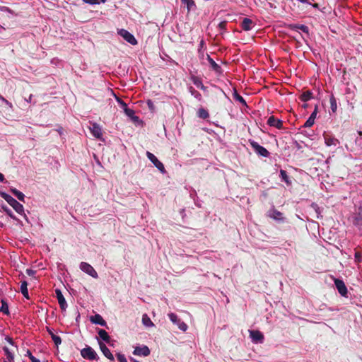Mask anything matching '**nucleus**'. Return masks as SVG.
<instances>
[{"label": "nucleus", "mask_w": 362, "mask_h": 362, "mask_svg": "<svg viewBox=\"0 0 362 362\" xmlns=\"http://www.w3.org/2000/svg\"><path fill=\"white\" fill-rule=\"evenodd\" d=\"M248 143L252 148L255 153L258 156L264 158L269 156V152L264 146L259 145L257 142L255 141L254 140L249 139Z\"/></svg>", "instance_id": "obj_1"}, {"label": "nucleus", "mask_w": 362, "mask_h": 362, "mask_svg": "<svg viewBox=\"0 0 362 362\" xmlns=\"http://www.w3.org/2000/svg\"><path fill=\"white\" fill-rule=\"evenodd\" d=\"M168 316L169 317L170 321L173 324L176 325L180 330L183 332L187 331L188 329L187 325L182 321L176 314L170 313L168 314Z\"/></svg>", "instance_id": "obj_2"}, {"label": "nucleus", "mask_w": 362, "mask_h": 362, "mask_svg": "<svg viewBox=\"0 0 362 362\" xmlns=\"http://www.w3.org/2000/svg\"><path fill=\"white\" fill-rule=\"evenodd\" d=\"M146 156L153 163L155 167H156L160 170V173H165L164 165L156 158L154 154L147 151Z\"/></svg>", "instance_id": "obj_3"}, {"label": "nucleus", "mask_w": 362, "mask_h": 362, "mask_svg": "<svg viewBox=\"0 0 362 362\" xmlns=\"http://www.w3.org/2000/svg\"><path fill=\"white\" fill-rule=\"evenodd\" d=\"M81 355L83 358L95 360L98 358L96 352L90 347L86 346L81 351Z\"/></svg>", "instance_id": "obj_4"}, {"label": "nucleus", "mask_w": 362, "mask_h": 362, "mask_svg": "<svg viewBox=\"0 0 362 362\" xmlns=\"http://www.w3.org/2000/svg\"><path fill=\"white\" fill-rule=\"evenodd\" d=\"M80 269L90 276L97 279L98 277V273L94 268L88 263L82 262L80 264Z\"/></svg>", "instance_id": "obj_5"}, {"label": "nucleus", "mask_w": 362, "mask_h": 362, "mask_svg": "<svg viewBox=\"0 0 362 362\" xmlns=\"http://www.w3.org/2000/svg\"><path fill=\"white\" fill-rule=\"evenodd\" d=\"M119 34L129 44L132 45H137L138 42L134 36L131 34L129 31L124 29H121L119 31Z\"/></svg>", "instance_id": "obj_6"}, {"label": "nucleus", "mask_w": 362, "mask_h": 362, "mask_svg": "<svg viewBox=\"0 0 362 362\" xmlns=\"http://www.w3.org/2000/svg\"><path fill=\"white\" fill-rule=\"evenodd\" d=\"M334 282L339 293L344 297L347 296V288L344 282L339 279L334 278Z\"/></svg>", "instance_id": "obj_7"}, {"label": "nucleus", "mask_w": 362, "mask_h": 362, "mask_svg": "<svg viewBox=\"0 0 362 362\" xmlns=\"http://www.w3.org/2000/svg\"><path fill=\"white\" fill-rule=\"evenodd\" d=\"M267 123L270 127H276L278 129H284L283 122L281 119L276 118L273 115L268 118Z\"/></svg>", "instance_id": "obj_8"}, {"label": "nucleus", "mask_w": 362, "mask_h": 362, "mask_svg": "<svg viewBox=\"0 0 362 362\" xmlns=\"http://www.w3.org/2000/svg\"><path fill=\"white\" fill-rule=\"evenodd\" d=\"M90 131L94 137L97 139H100L102 137V129L98 124L91 123V127H90Z\"/></svg>", "instance_id": "obj_9"}, {"label": "nucleus", "mask_w": 362, "mask_h": 362, "mask_svg": "<svg viewBox=\"0 0 362 362\" xmlns=\"http://www.w3.org/2000/svg\"><path fill=\"white\" fill-rule=\"evenodd\" d=\"M55 294L56 297L58 300V303L59 304V307L62 310H65L67 308V304L66 302V300L62 293V291L59 289L55 290Z\"/></svg>", "instance_id": "obj_10"}, {"label": "nucleus", "mask_w": 362, "mask_h": 362, "mask_svg": "<svg viewBox=\"0 0 362 362\" xmlns=\"http://www.w3.org/2000/svg\"><path fill=\"white\" fill-rule=\"evenodd\" d=\"M133 354L136 356H148L150 354V349L147 346H143L142 347H135Z\"/></svg>", "instance_id": "obj_11"}, {"label": "nucleus", "mask_w": 362, "mask_h": 362, "mask_svg": "<svg viewBox=\"0 0 362 362\" xmlns=\"http://www.w3.org/2000/svg\"><path fill=\"white\" fill-rule=\"evenodd\" d=\"M250 337L254 342H262L264 339V335L262 333L258 330H252L250 331Z\"/></svg>", "instance_id": "obj_12"}, {"label": "nucleus", "mask_w": 362, "mask_h": 362, "mask_svg": "<svg viewBox=\"0 0 362 362\" xmlns=\"http://www.w3.org/2000/svg\"><path fill=\"white\" fill-rule=\"evenodd\" d=\"M99 346L103 355L110 361H114V356L107 346L102 341H99Z\"/></svg>", "instance_id": "obj_13"}, {"label": "nucleus", "mask_w": 362, "mask_h": 362, "mask_svg": "<svg viewBox=\"0 0 362 362\" xmlns=\"http://www.w3.org/2000/svg\"><path fill=\"white\" fill-rule=\"evenodd\" d=\"M11 206L18 214H24V207L23 206L19 203L17 200L15 199L11 201V202L9 204Z\"/></svg>", "instance_id": "obj_14"}, {"label": "nucleus", "mask_w": 362, "mask_h": 362, "mask_svg": "<svg viewBox=\"0 0 362 362\" xmlns=\"http://www.w3.org/2000/svg\"><path fill=\"white\" fill-rule=\"evenodd\" d=\"M206 59L208 60L211 68L216 73H222L221 67L209 55L207 54Z\"/></svg>", "instance_id": "obj_15"}, {"label": "nucleus", "mask_w": 362, "mask_h": 362, "mask_svg": "<svg viewBox=\"0 0 362 362\" xmlns=\"http://www.w3.org/2000/svg\"><path fill=\"white\" fill-rule=\"evenodd\" d=\"M288 28L292 30H300L303 33L308 34L309 28L308 26L302 24H290L288 25Z\"/></svg>", "instance_id": "obj_16"}, {"label": "nucleus", "mask_w": 362, "mask_h": 362, "mask_svg": "<svg viewBox=\"0 0 362 362\" xmlns=\"http://www.w3.org/2000/svg\"><path fill=\"white\" fill-rule=\"evenodd\" d=\"M90 320L93 323L96 325H100L101 326L107 325L105 320L99 314H96L94 316L91 317Z\"/></svg>", "instance_id": "obj_17"}, {"label": "nucleus", "mask_w": 362, "mask_h": 362, "mask_svg": "<svg viewBox=\"0 0 362 362\" xmlns=\"http://www.w3.org/2000/svg\"><path fill=\"white\" fill-rule=\"evenodd\" d=\"M192 81L193 83L201 90L205 91L207 90V87L204 86L202 79L199 77L197 76H192Z\"/></svg>", "instance_id": "obj_18"}, {"label": "nucleus", "mask_w": 362, "mask_h": 362, "mask_svg": "<svg viewBox=\"0 0 362 362\" xmlns=\"http://www.w3.org/2000/svg\"><path fill=\"white\" fill-rule=\"evenodd\" d=\"M252 24H253V22L251 19L245 18L241 23V27H242L243 30H244L245 31H248L252 29Z\"/></svg>", "instance_id": "obj_19"}, {"label": "nucleus", "mask_w": 362, "mask_h": 362, "mask_svg": "<svg viewBox=\"0 0 362 362\" xmlns=\"http://www.w3.org/2000/svg\"><path fill=\"white\" fill-rule=\"evenodd\" d=\"M324 137H325V144L327 146H337V144H339V141L338 139H337L334 137H332L329 135H325Z\"/></svg>", "instance_id": "obj_20"}, {"label": "nucleus", "mask_w": 362, "mask_h": 362, "mask_svg": "<svg viewBox=\"0 0 362 362\" xmlns=\"http://www.w3.org/2000/svg\"><path fill=\"white\" fill-rule=\"evenodd\" d=\"M98 335L99 337L105 341L106 343H110V337L109 336L108 333L103 329H98Z\"/></svg>", "instance_id": "obj_21"}, {"label": "nucleus", "mask_w": 362, "mask_h": 362, "mask_svg": "<svg viewBox=\"0 0 362 362\" xmlns=\"http://www.w3.org/2000/svg\"><path fill=\"white\" fill-rule=\"evenodd\" d=\"M11 193L17 197V199L23 202H25V195L23 192H20L16 188H11Z\"/></svg>", "instance_id": "obj_22"}, {"label": "nucleus", "mask_w": 362, "mask_h": 362, "mask_svg": "<svg viewBox=\"0 0 362 362\" xmlns=\"http://www.w3.org/2000/svg\"><path fill=\"white\" fill-rule=\"evenodd\" d=\"M124 113L132 119L134 122H137L139 120V117L135 116V112L132 109L127 107L124 110Z\"/></svg>", "instance_id": "obj_23"}, {"label": "nucleus", "mask_w": 362, "mask_h": 362, "mask_svg": "<svg viewBox=\"0 0 362 362\" xmlns=\"http://www.w3.org/2000/svg\"><path fill=\"white\" fill-rule=\"evenodd\" d=\"M21 291L23 296L25 298H27V299L30 298L29 294H28V283H27V281H23L21 282Z\"/></svg>", "instance_id": "obj_24"}, {"label": "nucleus", "mask_w": 362, "mask_h": 362, "mask_svg": "<svg viewBox=\"0 0 362 362\" xmlns=\"http://www.w3.org/2000/svg\"><path fill=\"white\" fill-rule=\"evenodd\" d=\"M269 216L276 220L283 219V214L276 209H274L270 211Z\"/></svg>", "instance_id": "obj_25"}, {"label": "nucleus", "mask_w": 362, "mask_h": 362, "mask_svg": "<svg viewBox=\"0 0 362 362\" xmlns=\"http://www.w3.org/2000/svg\"><path fill=\"white\" fill-rule=\"evenodd\" d=\"M311 98H313V93L310 90L303 92L300 96V99L304 102H307Z\"/></svg>", "instance_id": "obj_26"}, {"label": "nucleus", "mask_w": 362, "mask_h": 362, "mask_svg": "<svg viewBox=\"0 0 362 362\" xmlns=\"http://www.w3.org/2000/svg\"><path fill=\"white\" fill-rule=\"evenodd\" d=\"M142 323L146 327H153L154 324L150 319V317L148 316L147 314H144L142 315Z\"/></svg>", "instance_id": "obj_27"}, {"label": "nucleus", "mask_w": 362, "mask_h": 362, "mask_svg": "<svg viewBox=\"0 0 362 362\" xmlns=\"http://www.w3.org/2000/svg\"><path fill=\"white\" fill-rule=\"evenodd\" d=\"M354 224L358 227H362V213H358L354 218Z\"/></svg>", "instance_id": "obj_28"}, {"label": "nucleus", "mask_w": 362, "mask_h": 362, "mask_svg": "<svg viewBox=\"0 0 362 362\" xmlns=\"http://www.w3.org/2000/svg\"><path fill=\"white\" fill-rule=\"evenodd\" d=\"M197 114L199 118H202L204 119H207L209 117V114L208 111L203 107L199 108L198 110Z\"/></svg>", "instance_id": "obj_29"}, {"label": "nucleus", "mask_w": 362, "mask_h": 362, "mask_svg": "<svg viewBox=\"0 0 362 362\" xmlns=\"http://www.w3.org/2000/svg\"><path fill=\"white\" fill-rule=\"evenodd\" d=\"M0 312H2L4 314L8 315H9V310H8V305L6 300L2 299L1 300V306L0 308Z\"/></svg>", "instance_id": "obj_30"}, {"label": "nucleus", "mask_w": 362, "mask_h": 362, "mask_svg": "<svg viewBox=\"0 0 362 362\" xmlns=\"http://www.w3.org/2000/svg\"><path fill=\"white\" fill-rule=\"evenodd\" d=\"M329 103H330V107H331L332 111L333 112H335L337 110V100L333 95H332L329 98Z\"/></svg>", "instance_id": "obj_31"}, {"label": "nucleus", "mask_w": 362, "mask_h": 362, "mask_svg": "<svg viewBox=\"0 0 362 362\" xmlns=\"http://www.w3.org/2000/svg\"><path fill=\"white\" fill-rule=\"evenodd\" d=\"M3 350L5 352V354L6 356V359L8 362H13L14 356L13 354L10 351L9 349L7 346H4L3 348Z\"/></svg>", "instance_id": "obj_32"}, {"label": "nucleus", "mask_w": 362, "mask_h": 362, "mask_svg": "<svg viewBox=\"0 0 362 362\" xmlns=\"http://www.w3.org/2000/svg\"><path fill=\"white\" fill-rule=\"evenodd\" d=\"M1 208L12 219L17 220L16 216L13 214L12 211L5 204L1 205Z\"/></svg>", "instance_id": "obj_33"}, {"label": "nucleus", "mask_w": 362, "mask_h": 362, "mask_svg": "<svg viewBox=\"0 0 362 362\" xmlns=\"http://www.w3.org/2000/svg\"><path fill=\"white\" fill-rule=\"evenodd\" d=\"M280 177L287 185H291V181L286 170H280Z\"/></svg>", "instance_id": "obj_34"}, {"label": "nucleus", "mask_w": 362, "mask_h": 362, "mask_svg": "<svg viewBox=\"0 0 362 362\" xmlns=\"http://www.w3.org/2000/svg\"><path fill=\"white\" fill-rule=\"evenodd\" d=\"M233 98L235 100H236L237 101L240 102L243 105H247L245 100L243 98V96L239 95L236 91L233 94Z\"/></svg>", "instance_id": "obj_35"}, {"label": "nucleus", "mask_w": 362, "mask_h": 362, "mask_svg": "<svg viewBox=\"0 0 362 362\" xmlns=\"http://www.w3.org/2000/svg\"><path fill=\"white\" fill-rule=\"evenodd\" d=\"M0 196L2 198H4L8 202V204L11 202V201L14 199V198H13L11 195L6 194V192H0Z\"/></svg>", "instance_id": "obj_36"}, {"label": "nucleus", "mask_w": 362, "mask_h": 362, "mask_svg": "<svg viewBox=\"0 0 362 362\" xmlns=\"http://www.w3.org/2000/svg\"><path fill=\"white\" fill-rule=\"evenodd\" d=\"M0 196L2 198H4L8 202V204L11 202V201L14 199V198H13L11 195L6 194V192H0Z\"/></svg>", "instance_id": "obj_37"}, {"label": "nucleus", "mask_w": 362, "mask_h": 362, "mask_svg": "<svg viewBox=\"0 0 362 362\" xmlns=\"http://www.w3.org/2000/svg\"><path fill=\"white\" fill-rule=\"evenodd\" d=\"M0 196L2 198H4L8 202V204L11 202V201L14 199V198H13L11 195L6 194V192H0Z\"/></svg>", "instance_id": "obj_38"}, {"label": "nucleus", "mask_w": 362, "mask_h": 362, "mask_svg": "<svg viewBox=\"0 0 362 362\" xmlns=\"http://www.w3.org/2000/svg\"><path fill=\"white\" fill-rule=\"evenodd\" d=\"M181 2L187 5L188 11H190L192 7L194 6V1L193 0H181Z\"/></svg>", "instance_id": "obj_39"}, {"label": "nucleus", "mask_w": 362, "mask_h": 362, "mask_svg": "<svg viewBox=\"0 0 362 362\" xmlns=\"http://www.w3.org/2000/svg\"><path fill=\"white\" fill-rule=\"evenodd\" d=\"M354 258L355 261L357 263H360L362 262V252L361 251H356L354 254Z\"/></svg>", "instance_id": "obj_40"}, {"label": "nucleus", "mask_w": 362, "mask_h": 362, "mask_svg": "<svg viewBox=\"0 0 362 362\" xmlns=\"http://www.w3.org/2000/svg\"><path fill=\"white\" fill-rule=\"evenodd\" d=\"M315 123V121L312 119L311 118H308L306 122H305L303 127H311Z\"/></svg>", "instance_id": "obj_41"}, {"label": "nucleus", "mask_w": 362, "mask_h": 362, "mask_svg": "<svg viewBox=\"0 0 362 362\" xmlns=\"http://www.w3.org/2000/svg\"><path fill=\"white\" fill-rule=\"evenodd\" d=\"M52 339L57 346H58L62 343V339L59 336L55 334Z\"/></svg>", "instance_id": "obj_42"}, {"label": "nucleus", "mask_w": 362, "mask_h": 362, "mask_svg": "<svg viewBox=\"0 0 362 362\" xmlns=\"http://www.w3.org/2000/svg\"><path fill=\"white\" fill-rule=\"evenodd\" d=\"M117 358L119 362H127V358H125L124 355L120 353H118L117 354Z\"/></svg>", "instance_id": "obj_43"}, {"label": "nucleus", "mask_w": 362, "mask_h": 362, "mask_svg": "<svg viewBox=\"0 0 362 362\" xmlns=\"http://www.w3.org/2000/svg\"><path fill=\"white\" fill-rule=\"evenodd\" d=\"M117 101L119 104L120 107L123 108V110H125L127 107V105L125 102H124L121 98H117Z\"/></svg>", "instance_id": "obj_44"}, {"label": "nucleus", "mask_w": 362, "mask_h": 362, "mask_svg": "<svg viewBox=\"0 0 362 362\" xmlns=\"http://www.w3.org/2000/svg\"><path fill=\"white\" fill-rule=\"evenodd\" d=\"M83 1L86 4H91V5L100 4V1L98 0H83Z\"/></svg>", "instance_id": "obj_45"}, {"label": "nucleus", "mask_w": 362, "mask_h": 362, "mask_svg": "<svg viewBox=\"0 0 362 362\" xmlns=\"http://www.w3.org/2000/svg\"><path fill=\"white\" fill-rule=\"evenodd\" d=\"M317 114V106H315L314 111L312 112V114L310 115V116L309 117L315 121Z\"/></svg>", "instance_id": "obj_46"}, {"label": "nucleus", "mask_w": 362, "mask_h": 362, "mask_svg": "<svg viewBox=\"0 0 362 362\" xmlns=\"http://www.w3.org/2000/svg\"><path fill=\"white\" fill-rule=\"evenodd\" d=\"M226 25H227V22L226 21H221L218 23V28L221 29V30H226Z\"/></svg>", "instance_id": "obj_47"}, {"label": "nucleus", "mask_w": 362, "mask_h": 362, "mask_svg": "<svg viewBox=\"0 0 362 362\" xmlns=\"http://www.w3.org/2000/svg\"><path fill=\"white\" fill-rule=\"evenodd\" d=\"M35 271L31 269H26V274L29 276H33L35 274Z\"/></svg>", "instance_id": "obj_48"}, {"label": "nucleus", "mask_w": 362, "mask_h": 362, "mask_svg": "<svg viewBox=\"0 0 362 362\" xmlns=\"http://www.w3.org/2000/svg\"><path fill=\"white\" fill-rule=\"evenodd\" d=\"M194 96L200 100L202 99V95L196 90H194Z\"/></svg>", "instance_id": "obj_49"}, {"label": "nucleus", "mask_w": 362, "mask_h": 362, "mask_svg": "<svg viewBox=\"0 0 362 362\" xmlns=\"http://www.w3.org/2000/svg\"><path fill=\"white\" fill-rule=\"evenodd\" d=\"M0 100H1L3 102H4L6 105H8L11 106V103H9L6 99H5L3 96L0 95Z\"/></svg>", "instance_id": "obj_50"}, {"label": "nucleus", "mask_w": 362, "mask_h": 362, "mask_svg": "<svg viewBox=\"0 0 362 362\" xmlns=\"http://www.w3.org/2000/svg\"><path fill=\"white\" fill-rule=\"evenodd\" d=\"M47 332L49 334V335L51 336V337L52 338L53 336H54L55 334H54V332H52V329H50L49 327H47Z\"/></svg>", "instance_id": "obj_51"}, {"label": "nucleus", "mask_w": 362, "mask_h": 362, "mask_svg": "<svg viewBox=\"0 0 362 362\" xmlns=\"http://www.w3.org/2000/svg\"><path fill=\"white\" fill-rule=\"evenodd\" d=\"M6 339L8 342H9L11 344H13V341L12 339V338L9 337H6Z\"/></svg>", "instance_id": "obj_52"}, {"label": "nucleus", "mask_w": 362, "mask_h": 362, "mask_svg": "<svg viewBox=\"0 0 362 362\" xmlns=\"http://www.w3.org/2000/svg\"><path fill=\"white\" fill-rule=\"evenodd\" d=\"M5 180L4 176L2 173H0V182H4Z\"/></svg>", "instance_id": "obj_53"}, {"label": "nucleus", "mask_w": 362, "mask_h": 362, "mask_svg": "<svg viewBox=\"0 0 362 362\" xmlns=\"http://www.w3.org/2000/svg\"><path fill=\"white\" fill-rule=\"evenodd\" d=\"M148 107H149L151 109H152V108H153V103H152L151 101H150V100H149V101L148 102Z\"/></svg>", "instance_id": "obj_54"}, {"label": "nucleus", "mask_w": 362, "mask_h": 362, "mask_svg": "<svg viewBox=\"0 0 362 362\" xmlns=\"http://www.w3.org/2000/svg\"><path fill=\"white\" fill-rule=\"evenodd\" d=\"M194 90H195L194 88L190 87L189 90H190V92H191L192 95H194Z\"/></svg>", "instance_id": "obj_55"}, {"label": "nucleus", "mask_w": 362, "mask_h": 362, "mask_svg": "<svg viewBox=\"0 0 362 362\" xmlns=\"http://www.w3.org/2000/svg\"><path fill=\"white\" fill-rule=\"evenodd\" d=\"M298 1L301 2V3H303V4H308V0H298Z\"/></svg>", "instance_id": "obj_56"}, {"label": "nucleus", "mask_w": 362, "mask_h": 362, "mask_svg": "<svg viewBox=\"0 0 362 362\" xmlns=\"http://www.w3.org/2000/svg\"><path fill=\"white\" fill-rule=\"evenodd\" d=\"M32 97H33V95H30V96H29L28 99H27V100H27V102L30 103V102H31V100H32Z\"/></svg>", "instance_id": "obj_57"}, {"label": "nucleus", "mask_w": 362, "mask_h": 362, "mask_svg": "<svg viewBox=\"0 0 362 362\" xmlns=\"http://www.w3.org/2000/svg\"><path fill=\"white\" fill-rule=\"evenodd\" d=\"M27 355L29 357V358L30 359V355H32V354L29 350L27 351Z\"/></svg>", "instance_id": "obj_58"}, {"label": "nucleus", "mask_w": 362, "mask_h": 362, "mask_svg": "<svg viewBox=\"0 0 362 362\" xmlns=\"http://www.w3.org/2000/svg\"><path fill=\"white\" fill-rule=\"evenodd\" d=\"M132 362H139L137 360L134 359V358H132Z\"/></svg>", "instance_id": "obj_59"}, {"label": "nucleus", "mask_w": 362, "mask_h": 362, "mask_svg": "<svg viewBox=\"0 0 362 362\" xmlns=\"http://www.w3.org/2000/svg\"><path fill=\"white\" fill-rule=\"evenodd\" d=\"M100 2L105 3L107 0H98Z\"/></svg>", "instance_id": "obj_60"}, {"label": "nucleus", "mask_w": 362, "mask_h": 362, "mask_svg": "<svg viewBox=\"0 0 362 362\" xmlns=\"http://www.w3.org/2000/svg\"><path fill=\"white\" fill-rule=\"evenodd\" d=\"M44 362H47V361H44Z\"/></svg>", "instance_id": "obj_61"}]
</instances>
